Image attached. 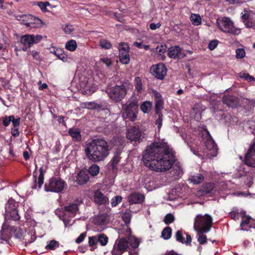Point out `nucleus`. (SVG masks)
<instances>
[{
	"mask_svg": "<svg viewBox=\"0 0 255 255\" xmlns=\"http://www.w3.org/2000/svg\"><path fill=\"white\" fill-rule=\"evenodd\" d=\"M142 159L151 170L163 172L171 168L176 161L173 150L164 140L154 141L144 150Z\"/></svg>",
	"mask_w": 255,
	"mask_h": 255,
	"instance_id": "f257e3e1",
	"label": "nucleus"
},
{
	"mask_svg": "<svg viewBox=\"0 0 255 255\" xmlns=\"http://www.w3.org/2000/svg\"><path fill=\"white\" fill-rule=\"evenodd\" d=\"M108 142L103 138L93 139L86 145L85 153L86 157L93 162L104 160L110 153Z\"/></svg>",
	"mask_w": 255,
	"mask_h": 255,
	"instance_id": "f03ea898",
	"label": "nucleus"
},
{
	"mask_svg": "<svg viewBox=\"0 0 255 255\" xmlns=\"http://www.w3.org/2000/svg\"><path fill=\"white\" fill-rule=\"evenodd\" d=\"M139 245V242L135 237H129L128 240L126 237H119L111 251L112 255H122L130 247L138 248Z\"/></svg>",
	"mask_w": 255,
	"mask_h": 255,
	"instance_id": "7ed1b4c3",
	"label": "nucleus"
},
{
	"mask_svg": "<svg viewBox=\"0 0 255 255\" xmlns=\"http://www.w3.org/2000/svg\"><path fill=\"white\" fill-rule=\"evenodd\" d=\"M79 204L78 201L73 203H70L62 208V211H58V212H60L59 214H58L60 220L63 221L66 227L69 225L71 219L74 218L79 212ZM56 214L58 215V213Z\"/></svg>",
	"mask_w": 255,
	"mask_h": 255,
	"instance_id": "20e7f679",
	"label": "nucleus"
},
{
	"mask_svg": "<svg viewBox=\"0 0 255 255\" xmlns=\"http://www.w3.org/2000/svg\"><path fill=\"white\" fill-rule=\"evenodd\" d=\"M212 221L211 216L208 214L197 215L194 220V229L198 233H207L211 228Z\"/></svg>",
	"mask_w": 255,
	"mask_h": 255,
	"instance_id": "39448f33",
	"label": "nucleus"
},
{
	"mask_svg": "<svg viewBox=\"0 0 255 255\" xmlns=\"http://www.w3.org/2000/svg\"><path fill=\"white\" fill-rule=\"evenodd\" d=\"M128 88L125 84L116 85L107 90L110 99L114 103H119L127 95Z\"/></svg>",
	"mask_w": 255,
	"mask_h": 255,
	"instance_id": "423d86ee",
	"label": "nucleus"
},
{
	"mask_svg": "<svg viewBox=\"0 0 255 255\" xmlns=\"http://www.w3.org/2000/svg\"><path fill=\"white\" fill-rule=\"evenodd\" d=\"M138 107L137 98L135 96H132L128 100L127 105H123L124 111L123 117L125 119H129L130 121H134L137 117Z\"/></svg>",
	"mask_w": 255,
	"mask_h": 255,
	"instance_id": "0eeeda50",
	"label": "nucleus"
},
{
	"mask_svg": "<svg viewBox=\"0 0 255 255\" xmlns=\"http://www.w3.org/2000/svg\"><path fill=\"white\" fill-rule=\"evenodd\" d=\"M18 205V203L12 198L8 200L5 205L4 218L5 220L20 221V217L17 210Z\"/></svg>",
	"mask_w": 255,
	"mask_h": 255,
	"instance_id": "6e6552de",
	"label": "nucleus"
},
{
	"mask_svg": "<svg viewBox=\"0 0 255 255\" xmlns=\"http://www.w3.org/2000/svg\"><path fill=\"white\" fill-rule=\"evenodd\" d=\"M66 185V183L63 180L53 177L49 179L48 182L45 184L44 190L46 192L59 193L64 190Z\"/></svg>",
	"mask_w": 255,
	"mask_h": 255,
	"instance_id": "1a4fd4ad",
	"label": "nucleus"
},
{
	"mask_svg": "<svg viewBox=\"0 0 255 255\" xmlns=\"http://www.w3.org/2000/svg\"><path fill=\"white\" fill-rule=\"evenodd\" d=\"M217 22L219 28L224 32L238 35L241 32L239 29L234 27L233 22L228 17H224L221 20H217Z\"/></svg>",
	"mask_w": 255,
	"mask_h": 255,
	"instance_id": "9d476101",
	"label": "nucleus"
},
{
	"mask_svg": "<svg viewBox=\"0 0 255 255\" xmlns=\"http://www.w3.org/2000/svg\"><path fill=\"white\" fill-rule=\"evenodd\" d=\"M150 73L156 78L159 80H163L167 74V69L164 64L159 63L153 65L150 67Z\"/></svg>",
	"mask_w": 255,
	"mask_h": 255,
	"instance_id": "9b49d317",
	"label": "nucleus"
},
{
	"mask_svg": "<svg viewBox=\"0 0 255 255\" xmlns=\"http://www.w3.org/2000/svg\"><path fill=\"white\" fill-rule=\"evenodd\" d=\"M202 136L205 140V144L206 148L212 151V155L216 156L218 151V147L209 131L206 129L205 132L202 133Z\"/></svg>",
	"mask_w": 255,
	"mask_h": 255,
	"instance_id": "f8f14e48",
	"label": "nucleus"
},
{
	"mask_svg": "<svg viewBox=\"0 0 255 255\" xmlns=\"http://www.w3.org/2000/svg\"><path fill=\"white\" fill-rule=\"evenodd\" d=\"M42 37L40 35L25 34L21 36L20 41L24 45H28L29 47L34 44L40 42Z\"/></svg>",
	"mask_w": 255,
	"mask_h": 255,
	"instance_id": "ddd939ff",
	"label": "nucleus"
},
{
	"mask_svg": "<svg viewBox=\"0 0 255 255\" xmlns=\"http://www.w3.org/2000/svg\"><path fill=\"white\" fill-rule=\"evenodd\" d=\"M37 165L35 164V169L33 173V177L34 179V184L32 187L33 189H35L37 188L38 186V188L40 189L44 183V173H45V171H44L43 167H41L39 169V175L38 177V180L37 181Z\"/></svg>",
	"mask_w": 255,
	"mask_h": 255,
	"instance_id": "4468645a",
	"label": "nucleus"
},
{
	"mask_svg": "<svg viewBox=\"0 0 255 255\" xmlns=\"http://www.w3.org/2000/svg\"><path fill=\"white\" fill-rule=\"evenodd\" d=\"M21 18H23L22 20H26L27 22L25 23V25L27 27H39L42 24L43 22L41 19L33 16L32 15H23L20 16Z\"/></svg>",
	"mask_w": 255,
	"mask_h": 255,
	"instance_id": "2eb2a0df",
	"label": "nucleus"
},
{
	"mask_svg": "<svg viewBox=\"0 0 255 255\" xmlns=\"http://www.w3.org/2000/svg\"><path fill=\"white\" fill-rule=\"evenodd\" d=\"M245 163L250 167H255V142L252 144L244 157Z\"/></svg>",
	"mask_w": 255,
	"mask_h": 255,
	"instance_id": "dca6fc26",
	"label": "nucleus"
},
{
	"mask_svg": "<svg viewBox=\"0 0 255 255\" xmlns=\"http://www.w3.org/2000/svg\"><path fill=\"white\" fill-rule=\"evenodd\" d=\"M9 220H5L3 222L0 231V239L3 241H7L11 236V233L13 230V226H9Z\"/></svg>",
	"mask_w": 255,
	"mask_h": 255,
	"instance_id": "f3484780",
	"label": "nucleus"
},
{
	"mask_svg": "<svg viewBox=\"0 0 255 255\" xmlns=\"http://www.w3.org/2000/svg\"><path fill=\"white\" fill-rule=\"evenodd\" d=\"M141 132L138 128L133 127L128 129L127 137L131 141H138L141 140Z\"/></svg>",
	"mask_w": 255,
	"mask_h": 255,
	"instance_id": "a211bd4d",
	"label": "nucleus"
},
{
	"mask_svg": "<svg viewBox=\"0 0 255 255\" xmlns=\"http://www.w3.org/2000/svg\"><path fill=\"white\" fill-rule=\"evenodd\" d=\"M145 199L144 195L137 192L130 193L128 197V201L130 205L142 204Z\"/></svg>",
	"mask_w": 255,
	"mask_h": 255,
	"instance_id": "6ab92c4d",
	"label": "nucleus"
},
{
	"mask_svg": "<svg viewBox=\"0 0 255 255\" xmlns=\"http://www.w3.org/2000/svg\"><path fill=\"white\" fill-rule=\"evenodd\" d=\"M168 56L170 58L180 59L183 58L184 54L181 53V48L179 46H174L169 48L167 50Z\"/></svg>",
	"mask_w": 255,
	"mask_h": 255,
	"instance_id": "aec40b11",
	"label": "nucleus"
},
{
	"mask_svg": "<svg viewBox=\"0 0 255 255\" xmlns=\"http://www.w3.org/2000/svg\"><path fill=\"white\" fill-rule=\"evenodd\" d=\"M154 98L155 99V113H161V110L163 109L164 102L161 94L156 91L153 92Z\"/></svg>",
	"mask_w": 255,
	"mask_h": 255,
	"instance_id": "412c9836",
	"label": "nucleus"
},
{
	"mask_svg": "<svg viewBox=\"0 0 255 255\" xmlns=\"http://www.w3.org/2000/svg\"><path fill=\"white\" fill-rule=\"evenodd\" d=\"M121 153L122 151L119 149H117L114 152L112 158L108 164L109 167L113 171L118 169L117 165L122 158L121 156Z\"/></svg>",
	"mask_w": 255,
	"mask_h": 255,
	"instance_id": "4be33fe9",
	"label": "nucleus"
},
{
	"mask_svg": "<svg viewBox=\"0 0 255 255\" xmlns=\"http://www.w3.org/2000/svg\"><path fill=\"white\" fill-rule=\"evenodd\" d=\"M109 220L110 216L107 214L103 213L96 216L93 220V223L97 225H106L109 223Z\"/></svg>",
	"mask_w": 255,
	"mask_h": 255,
	"instance_id": "5701e85b",
	"label": "nucleus"
},
{
	"mask_svg": "<svg viewBox=\"0 0 255 255\" xmlns=\"http://www.w3.org/2000/svg\"><path fill=\"white\" fill-rule=\"evenodd\" d=\"M95 203L98 205H108L109 203V198L101 191H97L94 195Z\"/></svg>",
	"mask_w": 255,
	"mask_h": 255,
	"instance_id": "b1692460",
	"label": "nucleus"
},
{
	"mask_svg": "<svg viewBox=\"0 0 255 255\" xmlns=\"http://www.w3.org/2000/svg\"><path fill=\"white\" fill-rule=\"evenodd\" d=\"M89 180V176L87 171L81 170L76 176V182L79 185L86 184Z\"/></svg>",
	"mask_w": 255,
	"mask_h": 255,
	"instance_id": "393cba45",
	"label": "nucleus"
},
{
	"mask_svg": "<svg viewBox=\"0 0 255 255\" xmlns=\"http://www.w3.org/2000/svg\"><path fill=\"white\" fill-rule=\"evenodd\" d=\"M240 215L242 218L240 224L241 228L243 230H247V227H251V225H250V223L252 219L250 216H247L246 215V212L245 211L240 212Z\"/></svg>",
	"mask_w": 255,
	"mask_h": 255,
	"instance_id": "a878e982",
	"label": "nucleus"
},
{
	"mask_svg": "<svg viewBox=\"0 0 255 255\" xmlns=\"http://www.w3.org/2000/svg\"><path fill=\"white\" fill-rule=\"evenodd\" d=\"M167 47L165 44L158 45L155 48L158 59L164 61L166 58L165 53L167 51Z\"/></svg>",
	"mask_w": 255,
	"mask_h": 255,
	"instance_id": "bb28decb",
	"label": "nucleus"
},
{
	"mask_svg": "<svg viewBox=\"0 0 255 255\" xmlns=\"http://www.w3.org/2000/svg\"><path fill=\"white\" fill-rule=\"evenodd\" d=\"M222 102L228 107H235L238 103L237 98L234 96H225L222 98Z\"/></svg>",
	"mask_w": 255,
	"mask_h": 255,
	"instance_id": "cd10ccee",
	"label": "nucleus"
},
{
	"mask_svg": "<svg viewBox=\"0 0 255 255\" xmlns=\"http://www.w3.org/2000/svg\"><path fill=\"white\" fill-rule=\"evenodd\" d=\"M68 133L75 141H80L82 139L81 130L78 128H70Z\"/></svg>",
	"mask_w": 255,
	"mask_h": 255,
	"instance_id": "c85d7f7f",
	"label": "nucleus"
},
{
	"mask_svg": "<svg viewBox=\"0 0 255 255\" xmlns=\"http://www.w3.org/2000/svg\"><path fill=\"white\" fill-rule=\"evenodd\" d=\"M204 180V176L200 173H196L190 176L189 181L194 185H198L201 183Z\"/></svg>",
	"mask_w": 255,
	"mask_h": 255,
	"instance_id": "c756f323",
	"label": "nucleus"
},
{
	"mask_svg": "<svg viewBox=\"0 0 255 255\" xmlns=\"http://www.w3.org/2000/svg\"><path fill=\"white\" fill-rule=\"evenodd\" d=\"M134 82L135 90L137 92V95H139L144 91L145 87L143 85L141 79L139 77H136L134 78Z\"/></svg>",
	"mask_w": 255,
	"mask_h": 255,
	"instance_id": "7c9ffc66",
	"label": "nucleus"
},
{
	"mask_svg": "<svg viewBox=\"0 0 255 255\" xmlns=\"http://www.w3.org/2000/svg\"><path fill=\"white\" fill-rule=\"evenodd\" d=\"M51 53L55 54L59 59L62 60L63 62H67L68 60L67 56L65 54L63 50L61 49H53V51H51Z\"/></svg>",
	"mask_w": 255,
	"mask_h": 255,
	"instance_id": "2f4dec72",
	"label": "nucleus"
},
{
	"mask_svg": "<svg viewBox=\"0 0 255 255\" xmlns=\"http://www.w3.org/2000/svg\"><path fill=\"white\" fill-rule=\"evenodd\" d=\"M119 237H126L127 240L128 239L129 237H133L131 236V229L127 225L126 227L123 228L119 231Z\"/></svg>",
	"mask_w": 255,
	"mask_h": 255,
	"instance_id": "473e14b6",
	"label": "nucleus"
},
{
	"mask_svg": "<svg viewBox=\"0 0 255 255\" xmlns=\"http://www.w3.org/2000/svg\"><path fill=\"white\" fill-rule=\"evenodd\" d=\"M98 243H99L102 246H105L107 245L109 241L108 237L103 234L101 233L96 235Z\"/></svg>",
	"mask_w": 255,
	"mask_h": 255,
	"instance_id": "72a5a7b5",
	"label": "nucleus"
},
{
	"mask_svg": "<svg viewBox=\"0 0 255 255\" xmlns=\"http://www.w3.org/2000/svg\"><path fill=\"white\" fill-rule=\"evenodd\" d=\"M88 245L90 248V251L93 252L97 248L98 242L96 236H90L88 237Z\"/></svg>",
	"mask_w": 255,
	"mask_h": 255,
	"instance_id": "f704fd0d",
	"label": "nucleus"
},
{
	"mask_svg": "<svg viewBox=\"0 0 255 255\" xmlns=\"http://www.w3.org/2000/svg\"><path fill=\"white\" fill-rule=\"evenodd\" d=\"M118 49L119 54H128L129 52V46L127 43L121 42L119 44Z\"/></svg>",
	"mask_w": 255,
	"mask_h": 255,
	"instance_id": "c9c22d12",
	"label": "nucleus"
},
{
	"mask_svg": "<svg viewBox=\"0 0 255 255\" xmlns=\"http://www.w3.org/2000/svg\"><path fill=\"white\" fill-rule=\"evenodd\" d=\"M13 233L14 236L19 240H22L24 238V232L23 230L19 228H16L13 226Z\"/></svg>",
	"mask_w": 255,
	"mask_h": 255,
	"instance_id": "e433bc0d",
	"label": "nucleus"
},
{
	"mask_svg": "<svg viewBox=\"0 0 255 255\" xmlns=\"http://www.w3.org/2000/svg\"><path fill=\"white\" fill-rule=\"evenodd\" d=\"M190 20L194 25L198 26L201 24V17L199 14H192Z\"/></svg>",
	"mask_w": 255,
	"mask_h": 255,
	"instance_id": "4c0bfd02",
	"label": "nucleus"
},
{
	"mask_svg": "<svg viewBox=\"0 0 255 255\" xmlns=\"http://www.w3.org/2000/svg\"><path fill=\"white\" fill-rule=\"evenodd\" d=\"M152 108V103L149 101H145L140 105V109L144 113H148Z\"/></svg>",
	"mask_w": 255,
	"mask_h": 255,
	"instance_id": "58836bf2",
	"label": "nucleus"
},
{
	"mask_svg": "<svg viewBox=\"0 0 255 255\" xmlns=\"http://www.w3.org/2000/svg\"><path fill=\"white\" fill-rule=\"evenodd\" d=\"M172 235V229L170 227H166L162 230L161 233L162 237L165 240L169 239Z\"/></svg>",
	"mask_w": 255,
	"mask_h": 255,
	"instance_id": "ea45409f",
	"label": "nucleus"
},
{
	"mask_svg": "<svg viewBox=\"0 0 255 255\" xmlns=\"http://www.w3.org/2000/svg\"><path fill=\"white\" fill-rule=\"evenodd\" d=\"M60 244L56 240H53L48 242V244L45 247L47 250H54L59 247Z\"/></svg>",
	"mask_w": 255,
	"mask_h": 255,
	"instance_id": "a19ab883",
	"label": "nucleus"
},
{
	"mask_svg": "<svg viewBox=\"0 0 255 255\" xmlns=\"http://www.w3.org/2000/svg\"><path fill=\"white\" fill-rule=\"evenodd\" d=\"M100 168L99 166L96 164H93L91 166L89 169L88 173L90 174L93 176L97 175L99 173Z\"/></svg>",
	"mask_w": 255,
	"mask_h": 255,
	"instance_id": "79ce46f5",
	"label": "nucleus"
},
{
	"mask_svg": "<svg viewBox=\"0 0 255 255\" xmlns=\"http://www.w3.org/2000/svg\"><path fill=\"white\" fill-rule=\"evenodd\" d=\"M229 217L235 221L238 220L239 217L241 216L240 212H239V210L237 208H233V210L229 214Z\"/></svg>",
	"mask_w": 255,
	"mask_h": 255,
	"instance_id": "37998d69",
	"label": "nucleus"
},
{
	"mask_svg": "<svg viewBox=\"0 0 255 255\" xmlns=\"http://www.w3.org/2000/svg\"><path fill=\"white\" fill-rule=\"evenodd\" d=\"M171 174L175 178L181 177L183 174L182 168L179 166L174 167L171 171Z\"/></svg>",
	"mask_w": 255,
	"mask_h": 255,
	"instance_id": "c03bdc74",
	"label": "nucleus"
},
{
	"mask_svg": "<svg viewBox=\"0 0 255 255\" xmlns=\"http://www.w3.org/2000/svg\"><path fill=\"white\" fill-rule=\"evenodd\" d=\"M77 45L76 41L71 40L68 41L65 45L66 48L71 51H74L76 50Z\"/></svg>",
	"mask_w": 255,
	"mask_h": 255,
	"instance_id": "a18cd8bd",
	"label": "nucleus"
},
{
	"mask_svg": "<svg viewBox=\"0 0 255 255\" xmlns=\"http://www.w3.org/2000/svg\"><path fill=\"white\" fill-rule=\"evenodd\" d=\"M214 188V184L213 183H207L203 186V191L205 193H210Z\"/></svg>",
	"mask_w": 255,
	"mask_h": 255,
	"instance_id": "49530a36",
	"label": "nucleus"
},
{
	"mask_svg": "<svg viewBox=\"0 0 255 255\" xmlns=\"http://www.w3.org/2000/svg\"><path fill=\"white\" fill-rule=\"evenodd\" d=\"M100 45L102 48L110 49L112 47L111 43L107 39H103L100 41Z\"/></svg>",
	"mask_w": 255,
	"mask_h": 255,
	"instance_id": "de8ad7c7",
	"label": "nucleus"
},
{
	"mask_svg": "<svg viewBox=\"0 0 255 255\" xmlns=\"http://www.w3.org/2000/svg\"><path fill=\"white\" fill-rule=\"evenodd\" d=\"M119 59L121 63L124 64H128L129 62L130 58L128 54H119Z\"/></svg>",
	"mask_w": 255,
	"mask_h": 255,
	"instance_id": "09e8293b",
	"label": "nucleus"
},
{
	"mask_svg": "<svg viewBox=\"0 0 255 255\" xmlns=\"http://www.w3.org/2000/svg\"><path fill=\"white\" fill-rule=\"evenodd\" d=\"M174 220V216L172 214L168 213L164 217L163 221L166 225H169L173 223Z\"/></svg>",
	"mask_w": 255,
	"mask_h": 255,
	"instance_id": "8fccbe9b",
	"label": "nucleus"
},
{
	"mask_svg": "<svg viewBox=\"0 0 255 255\" xmlns=\"http://www.w3.org/2000/svg\"><path fill=\"white\" fill-rule=\"evenodd\" d=\"M158 115V118L156 120L155 124L157 126L158 129L159 130L162 125L163 115L162 113H156Z\"/></svg>",
	"mask_w": 255,
	"mask_h": 255,
	"instance_id": "3c124183",
	"label": "nucleus"
},
{
	"mask_svg": "<svg viewBox=\"0 0 255 255\" xmlns=\"http://www.w3.org/2000/svg\"><path fill=\"white\" fill-rule=\"evenodd\" d=\"M37 5L40 8L42 12H47L48 10L46 7L50 5V3L48 1L42 2L39 1L37 2Z\"/></svg>",
	"mask_w": 255,
	"mask_h": 255,
	"instance_id": "603ef678",
	"label": "nucleus"
},
{
	"mask_svg": "<svg viewBox=\"0 0 255 255\" xmlns=\"http://www.w3.org/2000/svg\"><path fill=\"white\" fill-rule=\"evenodd\" d=\"M12 119H13V116H4L2 118V125L4 127H8L10 125Z\"/></svg>",
	"mask_w": 255,
	"mask_h": 255,
	"instance_id": "864d4df0",
	"label": "nucleus"
},
{
	"mask_svg": "<svg viewBox=\"0 0 255 255\" xmlns=\"http://www.w3.org/2000/svg\"><path fill=\"white\" fill-rule=\"evenodd\" d=\"M175 237L177 242L184 244V237L183 236L181 231H177L175 234Z\"/></svg>",
	"mask_w": 255,
	"mask_h": 255,
	"instance_id": "5fc2aeb1",
	"label": "nucleus"
},
{
	"mask_svg": "<svg viewBox=\"0 0 255 255\" xmlns=\"http://www.w3.org/2000/svg\"><path fill=\"white\" fill-rule=\"evenodd\" d=\"M122 201V197L120 196H116L113 197L111 200V205L112 207H115L121 203Z\"/></svg>",
	"mask_w": 255,
	"mask_h": 255,
	"instance_id": "6e6d98bb",
	"label": "nucleus"
},
{
	"mask_svg": "<svg viewBox=\"0 0 255 255\" xmlns=\"http://www.w3.org/2000/svg\"><path fill=\"white\" fill-rule=\"evenodd\" d=\"M244 23L246 27L255 30V20L251 19L249 20L244 21Z\"/></svg>",
	"mask_w": 255,
	"mask_h": 255,
	"instance_id": "4d7b16f0",
	"label": "nucleus"
},
{
	"mask_svg": "<svg viewBox=\"0 0 255 255\" xmlns=\"http://www.w3.org/2000/svg\"><path fill=\"white\" fill-rule=\"evenodd\" d=\"M122 219L126 225L128 226L130 222L131 215L129 213H125L122 215Z\"/></svg>",
	"mask_w": 255,
	"mask_h": 255,
	"instance_id": "13d9d810",
	"label": "nucleus"
},
{
	"mask_svg": "<svg viewBox=\"0 0 255 255\" xmlns=\"http://www.w3.org/2000/svg\"><path fill=\"white\" fill-rule=\"evenodd\" d=\"M236 57L238 59L243 58L246 55L245 50L242 48H238L236 51Z\"/></svg>",
	"mask_w": 255,
	"mask_h": 255,
	"instance_id": "bf43d9fd",
	"label": "nucleus"
},
{
	"mask_svg": "<svg viewBox=\"0 0 255 255\" xmlns=\"http://www.w3.org/2000/svg\"><path fill=\"white\" fill-rule=\"evenodd\" d=\"M198 237V242L201 244L203 245L207 243V236L206 235H203V234L199 233Z\"/></svg>",
	"mask_w": 255,
	"mask_h": 255,
	"instance_id": "052dcab7",
	"label": "nucleus"
},
{
	"mask_svg": "<svg viewBox=\"0 0 255 255\" xmlns=\"http://www.w3.org/2000/svg\"><path fill=\"white\" fill-rule=\"evenodd\" d=\"M100 61L102 62L107 67H110L112 65V62L110 58L108 57H103L100 59Z\"/></svg>",
	"mask_w": 255,
	"mask_h": 255,
	"instance_id": "680f3d73",
	"label": "nucleus"
},
{
	"mask_svg": "<svg viewBox=\"0 0 255 255\" xmlns=\"http://www.w3.org/2000/svg\"><path fill=\"white\" fill-rule=\"evenodd\" d=\"M87 236V233L84 232L80 235V236L76 239L75 242L77 244L81 243L85 239Z\"/></svg>",
	"mask_w": 255,
	"mask_h": 255,
	"instance_id": "e2e57ef3",
	"label": "nucleus"
},
{
	"mask_svg": "<svg viewBox=\"0 0 255 255\" xmlns=\"http://www.w3.org/2000/svg\"><path fill=\"white\" fill-rule=\"evenodd\" d=\"M218 44V40H214L210 42L208 45V48L210 50H213L217 46Z\"/></svg>",
	"mask_w": 255,
	"mask_h": 255,
	"instance_id": "0e129e2a",
	"label": "nucleus"
},
{
	"mask_svg": "<svg viewBox=\"0 0 255 255\" xmlns=\"http://www.w3.org/2000/svg\"><path fill=\"white\" fill-rule=\"evenodd\" d=\"M63 30L67 34L71 33L74 30L73 26L69 24H67L63 27Z\"/></svg>",
	"mask_w": 255,
	"mask_h": 255,
	"instance_id": "69168bd1",
	"label": "nucleus"
},
{
	"mask_svg": "<svg viewBox=\"0 0 255 255\" xmlns=\"http://www.w3.org/2000/svg\"><path fill=\"white\" fill-rule=\"evenodd\" d=\"M20 118H17V119H15L13 116V119L12 120L11 123L13 128H18L19 125L20 124Z\"/></svg>",
	"mask_w": 255,
	"mask_h": 255,
	"instance_id": "338daca9",
	"label": "nucleus"
},
{
	"mask_svg": "<svg viewBox=\"0 0 255 255\" xmlns=\"http://www.w3.org/2000/svg\"><path fill=\"white\" fill-rule=\"evenodd\" d=\"M247 102L250 110H253L255 106V100L247 99Z\"/></svg>",
	"mask_w": 255,
	"mask_h": 255,
	"instance_id": "774afa93",
	"label": "nucleus"
}]
</instances>
